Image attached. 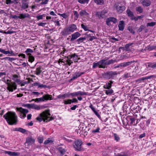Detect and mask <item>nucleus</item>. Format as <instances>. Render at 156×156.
Returning a JSON list of instances; mask_svg holds the SVG:
<instances>
[{"instance_id":"nucleus-1","label":"nucleus","mask_w":156,"mask_h":156,"mask_svg":"<svg viewBox=\"0 0 156 156\" xmlns=\"http://www.w3.org/2000/svg\"><path fill=\"white\" fill-rule=\"evenodd\" d=\"M3 118L10 125L16 124L18 121L17 117L15 112H8L3 115Z\"/></svg>"},{"instance_id":"nucleus-2","label":"nucleus","mask_w":156,"mask_h":156,"mask_svg":"<svg viewBox=\"0 0 156 156\" xmlns=\"http://www.w3.org/2000/svg\"><path fill=\"white\" fill-rule=\"evenodd\" d=\"M50 114L48 112H43L39 115V116L36 118V119L39 122L44 120V122L49 121L53 119V118H50Z\"/></svg>"},{"instance_id":"nucleus-3","label":"nucleus","mask_w":156,"mask_h":156,"mask_svg":"<svg viewBox=\"0 0 156 156\" xmlns=\"http://www.w3.org/2000/svg\"><path fill=\"white\" fill-rule=\"evenodd\" d=\"M108 59V58H105V59L101 60L98 62H94L93 64V68H95L98 67L99 68H105L107 66L106 60Z\"/></svg>"},{"instance_id":"nucleus-4","label":"nucleus","mask_w":156,"mask_h":156,"mask_svg":"<svg viewBox=\"0 0 156 156\" xmlns=\"http://www.w3.org/2000/svg\"><path fill=\"white\" fill-rule=\"evenodd\" d=\"M8 86L7 89L10 92H12L13 90H15L17 88V85L15 82H11V80L7 79L6 81H4Z\"/></svg>"},{"instance_id":"nucleus-5","label":"nucleus","mask_w":156,"mask_h":156,"mask_svg":"<svg viewBox=\"0 0 156 156\" xmlns=\"http://www.w3.org/2000/svg\"><path fill=\"white\" fill-rule=\"evenodd\" d=\"M117 74L116 71H108L104 73L102 76L104 78L106 79H113L115 76Z\"/></svg>"},{"instance_id":"nucleus-6","label":"nucleus","mask_w":156,"mask_h":156,"mask_svg":"<svg viewBox=\"0 0 156 156\" xmlns=\"http://www.w3.org/2000/svg\"><path fill=\"white\" fill-rule=\"evenodd\" d=\"M114 7L116 9L117 12L119 13H122L125 9V6L120 3H117L114 5Z\"/></svg>"},{"instance_id":"nucleus-7","label":"nucleus","mask_w":156,"mask_h":156,"mask_svg":"<svg viewBox=\"0 0 156 156\" xmlns=\"http://www.w3.org/2000/svg\"><path fill=\"white\" fill-rule=\"evenodd\" d=\"M75 145H74V147L76 150L81 151L82 150V142L80 140H78L75 141Z\"/></svg>"},{"instance_id":"nucleus-8","label":"nucleus","mask_w":156,"mask_h":156,"mask_svg":"<svg viewBox=\"0 0 156 156\" xmlns=\"http://www.w3.org/2000/svg\"><path fill=\"white\" fill-rule=\"evenodd\" d=\"M111 22H113L114 23H115L117 22V19L114 17H109L107 18L106 20V24L109 26L111 25V24L110 23Z\"/></svg>"},{"instance_id":"nucleus-9","label":"nucleus","mask_w":156,"mask_h":156,"mask_svg":"<svg viewBox=\"0 0 156 156\" xmlns=\"http://www.w3.org/2000/svg\"><path fill=\"white\" fill-rule=\"evenodd\" d=\"M134 61H129L127 62H123L119 64L120 66L121 67H125L128 66H129L132 64H134Z\"/></svg>"},{"instance_id":"nucleus-10","label":"nucleus","mask_w":156,"mask_h":156,"mask_svg":"<svg viewBox=\"0 0 156 156\" xmlns=\"http://www.w3.org/2000/svg\"><path fill=\"white\" fill-rule=\"evenodd\" d=\"M81 35L80 34L79 32H76L72 35V38L70 39V41H73L74 40L76 39Z\"/></svg>"},{"instance_id":"nucleus-11","label":"nucleus","mask_w":156,"mask_h":156,"mask_svg":"<svg viewBox=\"0 0 156 156\" xmlns=\"http://www.w3.org/2000/svg\"><path fill=\"white\" fill-rule=\"evenodd\" d=\"M67 28L69 29L71 33L73 32L77 29L76 25L74 24H71L68 27H67Z\"/></svg>"},{"instance_id":"nucleus-12","label":"nucleus","mask_w":156,"mask_h":156,"mask_svg":"<svg viewBox=\"0 0 156 156\" xmlns=\"http://www.w3.org/2000/svg\"><path fill=\"white\" fill-rule=\"evenodd\" d=\"M71 34L69 29L67 27L65 28L61 32V34L63 36H66Z\"/></svg>"},{"instance_id":"nucleus-13","label":"nucleus","mask_w":156,"mask_h":156,"mask_svg":"<svg viewBox=\"0 0 156 156\" xmlns=\"http://www.w3.org/2000/svg\"><path fill=\"white\" fill-rule=\"evenodd\" d=\"M119 30L120 31H123L124 28L125 24L124 21H120L119 22V24L118 26Z\"/></svg>"},{"instance_id":"nucleus-14","label":"nucleus","mask_w":156,"mask_h":156,"mask_svg":"<svg viewBox=\"0 0 156 156\" xmlns=\"http://www.w3.org/2000/svg\"><path fill=\"white\" fill-rule=\"evenodd\" d=\"M83 72H76L74 76L70 79L71 80H74L78 77H80L81 75L83 74Z\"/></svg>"},{"instance_id":"nucleus-15","label":"nucleus","mask_w":156,"mask_h":156,"mask_svg":"<svg viewBox=\"0 0 156 156\" xmlns=\"http://www.w3.org/2000/svg\"><path fill=\"white\" fill-rule=\"evenodd\" d=\"M19 18L21 19H23L26 18H30V15L28 13H20L18 17Z\"/></svg>"},{"instance_id":"nucleus-16","label":"nucleus","mask_w":156,"mask_h":156,"mask_svg":"<svg viewBox=\"0 0 156 156\" xmlns=\"http://www.w3.org/2000/svg\"><path fill=\"white\" fill-rule=\"evenodd\" d=\"M72 56L73 54L69 55L67 57V59L66 60V61L67 62V64L69 66H70L73 63V61L71 60V59L73 58Z\"/></svg>"},{"instance_id":"nucleus-17","label":"nucleus","mask_w":156,"mask_h":156,"mask_svg":"<svg viewBox=\"0 0 156 156\" xmlns=\"http://www.w3.org/2000/svg\"><path fill=\"white\" fill-rule=\"evenodd\" d=\"M5 154H8L10 156H18L20 154L18 152L10 151H5Z\"/></svg>"},{"instance_id":"nucleus-18","label":"nucleus","mask_w":156,"mask_h":156,"mask_svg":"<svg viewBox=\"0 0 156 156\" xmlns=\"http://www.w3.org/2000/svg\"><path fill=\"white\" fill-rule=\"evenodd\" d=\"M35 140L32 137H28L26 139V143L29 145H31L35 142Z\"/></svg>"},{"instance_id":"nucleus-19","label":"nucleus","mask_w":156,"mask_h":156,"mask_svg":"<svg viewBox=\"0 0 156 156\" xmlns=\"http://www.w3.org/2000/svg\"><path fill=\"white\" fill-rule=\"evenodd\" d=\"M142 4L144 6L147 7L150 5L151 2L150 0H143Z\"/></svg>"},{"instance_id":"nucleus-20","label":"nucleus","mask_w":156,"mask_h":156,"mask_svg":"<svg viewBox=\"0 0 156 156\" xmlns=\"http://www.w3.org/2000/svg\"><path fill=\"white\" fill-rule=\"evenodd\" d=\"M45 101L51 100L52 99V96L49 94H46L43 96Z\"/></svg>"},{"instance_id":"nucleus-21","label":"nucleus","mask_w":156,"mask_h":156,"mask_svg":"<svg viewBox=\"0 0 156 156\" xmlns=\"http://www.w3.org/2000/svg\"><path fill=\"white\" fill-rule=\"evenodd\" d=\"M17 110L18 111L20 112L23 114H26V113H27L29 112V111L27 109H24L22 107L18 108Z\"/></svg>"},{"instance_id":"nucleus-22","label":"nucleus","mask_w":156,"mask_h":156,"mask_svg":"<svg viewBox=\"0 0 156 156\" xmlns=\"http://www.w3.org/2000/svg\"><path fill=\"white\" fill-rule=\"evenodd\" d=\"M13 131H19L21 133H24L26 132V130L21 128H16L12 130Z\"/></svg>"},{"instance_id":"nucleus-23","label":"nucleus","mask_w":156,"mask_h":156,"mask_svg":"<svg viewBox=\"0 0 156 156\" xmlns=\"http://www.w3.org/2000/svg\"><path fill=\"white\" fill-rule=\"evenodd\" d=\"M80 15L81 16H85L87 17H88L89 14L86 11L84 10H82L80 12Z\"/></svg>"},{"instance_id":"nucleus-24","label":"nucleus","mask_w":156,"mask_h":156,"mask_svg":"<svg viewBox=\"0 0 156 156\" xmlns=\"http://www.w3.org/2000/svg\"><path fill=\"white\" fill-rule=\"evenodd\" d=\"M19 76L18 75L15 74L13 75L12 80H14V81L17 82L18 84L19 82H20V80L18 78Z\"/></svg>"},{"instance_id":"nucleus-25","label":"nucleus","mask_w":156,"mask_h":156,"mask_svg":"<svg viewBox=\"0 0 156 156\" xmlns=\"http://www.w3.org/2000/svg\"><path fill=\"white\" fill-rule=\"evenodd\" d=\"M28 7V2H22L21 8L25 9L27 8Z\"/></svg>"},{"instance_id":"nucleus-26","label":"nucleus","mask_w":156,"mask_h":156,"mask_svg":"<svg viewBox=\"0 0 156 156\" xmlns=\"http://www.w3.org/2000/svg\"><path fill=\"white\" fill-rule=\"evenodd\" d=\"M58 149V151L62 155H63L65 154L66 151L64 148L61 147H59Z\"/></svg>"},{"instance_id":"nucleus-27","label":"nucleus","mask_w":156,"mask_h":156,"mask_svg":"<svg viewBox=\"0 0 156 156\" xmlns=\"http://www.w3.org/2000/svg\"><path fill=\"white\" fill-rule=\"evenodd\" d=\"M94 2L98 5H103L104 3V0H94Z\"/></svg>"},{"instance_id":"nucleus-28","label":"nucleus","mask_w":156,"mask_h":156,"mask_svg":"<svg viewBox=\"0 0 156 156\" xmlns=\"http://www.w3.org/2000/svg\"><path fill=\"white\" fill-rule=\"evenodd\" d=\"M108 90H105V92L107 95H110L113 93V90L111 89H107Z\"/></svg>"},{"instance_id":"nucleus-29","label":"nucleus","mask_w":156,"mask_h":156,"mask_svg":"<svg viewBox=\"0 0 156 156\" xmlns=\"http://www.w3.org/2000/svg\"><path fill=\"white\" fill-rule=\"evenodd\" d=\"M42 67L41 66H39L37 67L36 69V74L37 75H39L41 72L42 70H41Z\"/></svg>"},{"instance_id":"nucleus-30","label":"nucleus","mask_w":156,"mask_h":156,"mask_svg":"<svg viewBox=\"0 0 156 156\" xmlns=\"http://www.w3.org/2000/svg\"><path fill=\"white\" fill-rule=\"evenodd\" d=\"M100 128L99 127H97L96 129H93L91 132V133H93V134H95L97 133H98L100 132Z\"/></svg>"},{"instance_id":"nucleus-31","label":"nucleus","mask_w":156,"mask_h":156,"mask_svg":"<svg viewBox=\"0 0 156 156\" xmlns=\"http://www.w3.org/2000/svg\"><path fill=\"white\" fill-rule=\"evenodd\" d=\"M1 60H8L10 62H12V61H14L16 60V58H10L9 57H5L4 58H0Z\"/></svg>"},{"instance_id":"nucleus-32","label":"nucleus","mask_w":156,"mask_h":156,"mask_svg":"<svg viewBox=\"0 0 156 156\" xmlns=\"http://www.w3.org/2000/svg\"><path fill=\"white\" fill-rule=\"evenodd\" d=\"M33 52V50L27 48V50L25 51V53L28 55L30 56L31 55V53Z\"/></svg>"},{"instance_id":"nucleus-33","label":"nucleus","mask_w":156,"mask_h":156,"mask_svg":"<svg viewBox=\"0 0 156 156\" xmlns=\"http://www.w3.org/2000/svg\"><path fill=\"white\" fill-rule=\"evenodd\" d=\"M133 44V43H129L126 44L125 46V48L126 51H129L130 50V47Z\"/></svg>"},{"instance_id":"nucleus-34","label":"nucleus","mask_w":156,"mask_h":156,"mask_svg":"<svg viewBox=\"0 0 156 156\" xmlns=\"http://www.w3.org/2000/svg\"><path fill=\"white\" fill-rule=\"evenodd\" d=\"M34 104H24L23 105V106L24 107H27L29 108H33Z\"/></svg>"},{"instance_id":"nucleus-35","label":"nucleus","mask_w":156,"mask_h":156,"mask_svg":"<svg viewBox=\"0 0 156 156\" xmlns=\"http://www.w3.org/2000/svg\"><path fill=\"white\" fill-rule=\"evenodd\" d=\"M77 96H83L87 95V93L80 91L76 92Z\"/></svg>"},{"instance_id":"nucleus-36","label":"nucleus","mask_w":156,"mask_h":156,"mask_svg":"<svg viewBox=\"0 0 156 156\" xmlns=\"http://www.w3.org/2000/svg\"><path fill=\"white\" fill-rule=\"evenodd\" d=\"M86 39V37H80L76 40V41L78 42V44H80V43H82L84 41H85Z\"/></svg>"},{"instance_id":"nucleus-37","label":"nucleus","mask_w":156,"mask_h":156,"mask_svg":"<svg viewBox=\"0 0 156 156\" xmlns=\"http://www.w3.org/2000/svg\"><path fill=\"white\" fill-rule=\"evenodd\" d=\"M73 60L75 62H77V60H78L80 58H78V56L76 53H74L73 54Z\"/></svg>"},{"instance_id":"nucleus-38","label":"nucleus","mask_w":156,"mask_h":156,"mask_svg":"<svg viewBox=\"0 0 156 156\" xmlns=\"http://www.w3.org/2000/svg\"><path fill=\"white\" fill-rule=\"evenodd\" d=\"M112 87V85L110 84L109 83H107L104 86V88L105 89H110Z\"/></svg>"},{"instance_id":"nucleus-39","label":"nucleus","mask_w":156,"mask_h":156,"mask_svg":"<svg viewBox=\"0 0 156 156\" xmlns=\"http://www.w3.org/2000/svg\"><path fill=\"white\" fill-rule=\"evenodd\" d=\"M0 52L5 55H8L10 53V51H5V50L1 48H0Z\"/></svg>"},{"instance_id":"nucleus-40","label":"nucleus","mask_w":156,"mask_h":156,"mask_svg":"<svg viewBox=\"0 0 156 156\" xmlns=\"http://www.w3.org/2000/svg\"><path fill=\"white\" fill-rule=\"evenodd\" d=\"M114 136L115 140L117 142H118L119 140L120 139V137H119V136L117 134L115 133H114Z\"/></svg>"},{"instance_id":"nucleus-41","label":"nucleus","mask_w":156,"mask_h":156,"mask_svg":"<svg viewBox=\"0 0 156 156\" xmlns=\"http://www.w3.org/2000/svg\"><path fill=\"white\" fill-rule=\"evenodd\" d=\"M74 15L75 16L74 19L76 20H77V19L79 18V14L78 12L76 11H74L73 12Z\"/></svg>"},{"instance_id":"nucleus-42","label":"nucleus","mask_w":156,"mask_h":156,"mask_svg":"<svg viewBox=\"0 0 156 156\" xmlns=\"http://www.w3.org/2000/svg\"><path fill=\"white\" fill-rule=\"evenodd\" d=\"M126 12L128 15V16L131 17L133 16V13L130 10L127 9L126 11Z\"/></svg>"},{"instance_id":"nucleus-43","label":"nucleus","mask_w":156,"mask_h":156,"mask_svg":"<svg viewBox=\"0 0 156 156\" xmlns=\"http://www.w3.org/2000/svg\"><path fill=\"white\" fill-rule=\"evenodd\" d=\"M78 1L80 4H84L85 3H88L89 0H78Z\"/></svg>"},{"instance_id":"nucleus-44","label":"nucleus","mask_w":156,"mask_h":156,"mask_svg":"<svg viewBox=\"0 0 156 156\" xmlns=\"http://www.w3.org/2000/svg\"><path fill=\"white\" fill-rule=\"evenodd\" d=\"M115 60H113L112 59H111L108 61L106 60V63L107 66L108 65H109L112 63H113L115 62Z\"/></svg>"},{"instance_id":"nucleus-45","label":"nucleus","mask_w":156,"mask_h":156,"mask_svg":"<svg viewBox=\"0 0 156 156\" xmlns=\"http://www.w3.org/2000/svg\"><path fill=\"white\" fill-rule=\"evenodd\" d=\"M35 100L36 102H38L44 101V98H43V96L41 98H36Z\"/></svg>"},{"instance_id":"nucleus-46","label":"nucleus","mask_w":156,"mask_h":156,"mask_svg":"<svg viewBox=\"0 0 156 156\" xmlns=\"http://www.w3.org/2000/svg\"><path fill=\"white\" fill-rule=\"evenodd\" d=\"M148 67H151L153 69L156 68V63L154 64H153L152 63H148Z\"/></svg>"},{"instance_id":"nucleus-47","label":"nucleus","mask_w":156,"mask_h":156,"mask_svg":"<svg viewBox=\"0 0 156 156\" xmlns=\"http://www.w3.org/2000/svg\"><path fill=\"white\" fill-rule=\"evenodd\" d=\"M28 58V61L31 62H32L34 60V57L31 55L29 56Z\"/></svg>"},{"instance_id":"nucleus-48","label":"nucleus","mask_w":156,"mask_h":156,"mask_svg":"<svg viewBox=\"0 0 156 156\" xmlns=\"http://www.w3.org/2000/svg\"><path fill=\"white\" fill-rule=\"evenodd\" d=\"M107 13V12L106 11H103L101 12V18H104L105 17V14Z\"/></svg>"},{"instance_id":"nucleus-49","label":"nucleus","mask_w":156,"mask_h":156,"mask_svg":"<svg viewBox=\"0 0 156 156\" xmlns=\"http://www.w3.org/2000/svg\"><path fill=\"white\" fill-rule=\"evenodd\" d=\"M156 24V23L154 22H151V23H147V27H153Z\"/></svg>"},{"instance_id":"nucleus-50","label":"nucleus","mask_w":156,"mask_h":156,"mask_svg":"<svg viewBox=\"0 0 156 156\" xmlns=\"http://www.w3.org/2000/svg\"><path fill=\"white\" fill-rule=\"evenodd\" d=\"M146 49L149 51H151L155 49V48L154 46H150V45L147 46L146 47Z\"/></svg>"},{"instance_id":"nucleus-51","label":"nucleus","mask_w":156,"mask_h":156,"mask_svg":"<svg viewBox=\"0 0 156 156\" xmlns=\"http://www.w3.org/2000/svg\"><path fill=\"white\" fill-rule=\"evenodd\" d=\"M58 15H59L60 16L62 17L63 18L65 19H66L68 17V16L66 13H63L62 14H60L59 13H58Z\"/></svg>"},{"instance_id":"nucleus-52","label":"nucleus","mask_w":156,"mask_h":156,"mask_svg":"<svg viewBox=\"0 0 156 156\" xmlns=\"http://www.w3.org/2000/svg\"><path fill=\"white\" fill-rule=\"evenodd\" d=\"M53 142V141L52 140H50V139L49 138L48 140L44 141V144L46 145L49 143H52Z\"/></svg>"},{"instance_id":"nucleus-53","label":"nucleus","mask_w":156,"mask_h":156,"mask_svg":"<svg viewBox=\"0 0 156 156\" xmlns=\"http://www.w3.org/2000/svg\"><path fill=\"white\" fill-rule=\"evenodd\" d=\"M129 119L131 121L130 124H131L135 125V119L133 118H129Z\"/></svg>"},{"instance_id":"nucleus-54","label":"nucleus","mask_w":156,"mask_h":156,"mask_svg":"<svg viewBox=\"0 0 156 156\" xmlns=\"http://www.w3.org/2000/svg\"><path fill=\"white\" fill-rule=\"evenodd\" d=\"M128 30L129 31V32L133 34H134L135 33V32L134 30H133L132 27L131 26H129L128 28Z\"/></svg>"},{"instance_id":"nucleus-55","label":"nucleus","mask_w":156,"mask_h":156,"mask_svg":"<svg viewBox=\"0 0 156 156\" xmlns=\"http://www.w3.org/2000/svg\"><path fill=\"white\" fill-rule=\"evenodd\" d=\"M136 10L139 12L140 13H141L143 11V9L141 7H138L136 8Z\"/></svg>"},{"instance_id":"nucleus-56","label":"nucleus","mask_w":156,"mask_h":156,"mask_svg":"<svg viewBox=\"0 0 156 156\" xmlns=\"http://www.w3.org/2000/svg\"><path fill=\"white\" fill-rule=\"evenodd\" d=\"M81 27L85 31H86L88 30V27L83 24L81 25Z\"/></svg>"},{"instance_id":"nucleus-57","label":"nucleus","mask_w":156,"mask_h":156,"mask_svg":"<svg viewBox=\"0 0 156 156\" xmlns=\"http://www.w3.org/2000/svg\"><path fill=\"white\" fill-rule=\"evenodd\" d=\"M69 101H70L71 103H77L78 102V101L76 98H73L72 100L69 99Z\"/></svg>"},{"instance_id":"nucleus-58","label":"nucleus","mask_w":156,"mask_h":156,"mask_svg":"<svg viewBox=\"0 0 156 156\" xmlns=\"http://www.w3.org/2000/svg\"><path fill=\"white\" fill-rule=\"evenodd\" d=\"M33 109H35L37 110H39L40 109L41 107H40V106L36 105L34 104Z\"/></svg>"},{"instance_id":"nucleus-59","label":"nucleus","mask_w":156,"mask_h":156,"mask_svg":"<svg viewBox=\"0 0 156 156\" xmlns=\"http://www.w3.org/2000/svg\"><path fill=\"white\" fill-rule=\"evenodd\" d=\"M131 77L130 73H126L123 75V78H127Z\"/></svg>"},{"instance_id":"nucleus-60","label":"nucleus","mask_w":156,"mask_h":156,"mask_svg":"<svg viewBox=\"0 0 156 156\" xmlns=\"http://www.w3.org/2000/svg\"><path fill=\"white\" fill-rule=\"evenodd\" d=\"M151 76H146L145 77H143L142 78H141V81H144L145 80H147L148 79H150L151 78Z\"/></svg>"},{"instance_id":"nucleus-61","label":"nucleus","mask_w":156,"mask_h":156,"mask_svg":"<svg viewBox=\"0 0 156 156\" xmlns=\"http://www.w3.org/2000/svg\"><path fill=\"white\" fill-rule=\"evenodd\" d=\"M38 142L40 143L41 144L43 142V138L42 137H39L38 138Z\"/></svg>"},{"instance_id":"nucleus-62","label":"nucleus","mask_w":156,"mask_h":156,"mask_svg":"<svg viewBox=\"0 0 156 156\" xmlns=\"http://www.w3.org/2000/svg\"><path fill=\"white\" fill-rule=\"evenodd\" d=\"M145 28V27L143 25H141L140 28L138 29V32H141Z\"/></svg>"},{"instance_id":"nucleus-63","label":"nucleus","mask_w":156,"mask_h":156,"mask_svg":"<svg viewBox=\"0 0 156 156\" xmlns=\"http://www.w3.org/2000/svg\"><path fill=\"white\" fill-rule=\"evenodd\" d=\"M14 2L13 0H6V3L7 4H9Z\"/></svg>"},{"instance_id":"nucleus-64","label":"nucleus","mask_w":156,"mask_h":156,"mask_svg":"<svg viewBox=\"0 0 156 156\" xmlns=\"http://www.w3.org/2000/svg\"><path fill=\"white\" fill-rule=\"evenodd\" d=\"M37 24L39 26H41L44 27L45 26V25L46 24V23L43 22H40L37 23Z\"/></svg>"}]
</instances>
